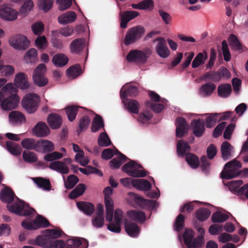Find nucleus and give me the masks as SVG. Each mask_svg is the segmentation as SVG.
I'll return each instance as SVG.
<instances>
[{"instance_id": "obj_1", "label": "nucleus", "mask_w": 248, "mask_h": 248, "mask_svg": "<svg viewBox=\"0 0 248 248\" xmlns=\"http://www.w3.org/2000/svg\"><path fill=\"white\" fill-rule=\"evenodd\" d=\"M197 231L200 234L194 238V233L192 230L188 229L185 230L183 234V238L187 248H199L203 245L205 230L203 228L199 227L197 229Z\"/></svg>"}, {"instance_id": "obj_2", "label": "nucleus", "mask_w": 248, "mask_h": 248, "mask_svg": "<svg viewBox=\"0 0 248 248\" xmlns=\"http://www.w3.org/2000/svg\"><path fill=\"white\" fill-rule=\"evenodd\" d=\"M242 165L240 162L235 159L227 163L221 173V177L223 179H231L235 178L240 174V169Z\"/></svg>"}, {"instance_id": "obj_3", "label": "nucleus", "mask_w": 248, "mask_h": 248, "mask_svg": "<svg viewBox=\"0 0 248 248\" xmlns=\"http://www.w3.org/2000/svg\"><path fill=\"white\" fill-rule=\"evenodd\" d=\"M152 54L150 48H145L142 51L138 49L130 50L126 56V60L130 62L145 63Z\"/></svg>"}, {"instance_id": "obj_4", "label": "nucleus", "mask_w": 248, "mask_h": 248, "mask_svg": "<svg viewBox=\"0 0 248 248\" xmlns=\"http://www.w3.org/2000/svg\"><path fill=\"white\" fill-rule=\"evenodd\" d=\"M145 33V29L140 25L129 28L125 34L124 43L126 46L133 44L139 41Z\"/></svg>"}, {"instance_id": "obj_5", "label": "nucleus", "mask_w": 248, "mask_h": 248, "mask_svg": "<svg viewBox=\"0 0 248 248\" xmlns=\"http://www.w3.org/2000/svg\"><path fill=\"white\" fill-rule=\"evenodd\" d=\"M39 102L40 97L37 94L29 93L24 97L21 104L23 108L26 111L31 114L36 111Z\"/></svg>"}, {"instance_id": "obj_6", "label": "nucleus", "mask_w": 248, "mask_h": 248, "mask_svg": "<svg viewBox=\"0 0 248 248\" xmlns=\"http://www.w3.org/2000/svg\"><path fill=\"white\" fill-rule=\"evenodd\" d=\"M18 200L17 202H15L12 204H8L7 208L11 213L19 216H30L32 214L35 210L32 208L27 209L28 206L23 201Z\"/></svg>"}, {"instance_id": "obj_7", "label": "nucleus", "mask_w": 248, "mask_h": 248, "mask_svg": "<svg viewBox=\"0 0 248 248\" xmlns=\"http://www.w3.org/2000/svg\"><path fill=\"white\" fill-rule=\"evenodd\" d=\"M142 166L134 161L124 164L122 169L126 172L128 175L134 177H143L146 175V172L144 170H140Z\"/></svg>"}, {"instance_id": "obj_8", "label": "nucleus", "mask_w": 248, "mask_h": 248, "mask_svg": "<svg viewBox=\"0 0 248 248\" xmlns=\"http://www.w3.org/2000/svg\"><path fill=\"white\" fill-rule=\"evenodd\" d=\"M46 67L44 63L39 64L35 69L32 76L34 83L39 87H43L47 84V79L45 77Z\"/></svg>"}, {"instance_id": "obj_9", "label": "nucleus", "mask_w": 248, "mask_h": 248, "mask_svg": "<svg viewBox=\"0 0 248 248\" xmlns=\"http://www.w3.org/2000/svg\"><path fill=\"white\" fill-rule=\"evenodd\" d=\"M117 5L120 10L119 16L120 21V27L122 29H125L127 27L128 23L138 16L139 13L136 11L131 10L122 12L121 7L119 2H117Z\"/></svg>"}, {"instance_id": "obj_10", "label": "nucleus", "mask_w": 248, "mask_h": 248, "mask_svg": "<svg viewBox=\"0 0 248 248\" xmlns=\"http://www.w3.org/2000/svg\"><path fill=\"white\" fill-rule=\"evenodd\" d=\"M10 45L15 49L24 50L28 48L30 42L27 38L21 34L11 37L9 40Z\"/></svg>"}, {"instance_id": "obj_11", "label": "nucleus", "mask_w": 248, "mask_h": 248, "mask_svg": "<svg viewBox=\"0 0 248 248\" xmlns=\"http://www.w3.org/2000/svg\"><path fill=\"white\" fill-rule=\"evenodd\" d=\"M158 42L155 46V51L161 58H166L170 54V51L167 46L166 41L163 38L158 37L156 39Z\"/></svg>"}, {"instance_id": "obj_12", "label": "nucleus", "mask_w": 248, "mask_h": 248, "mask_svg": "<svg viewBox=\"0 0 248 248\" xmlns=\"http://www.w3.org/2000/svg\"><path fill=\"white\" fill-rule=\"evenodd\" d=\"M130 194L133 197L135 202L141 207L144 208L145 206H148L152 209H155L158 206L157 202L154 200L144 199L134 193H131Z\"/></svg>"}, {"instance_id": "obj_13", "label": "nucleus", "mask_w": 248, "mask_h": 248, "mask_svg": "<svg viewBox=\"0 0 248 248\" xmlns=\"http://www.w3.org/2000/svg\"><path fill=\"white\" fill-rule=\"evenodd\" d=\"M32 131L38 137H45L49 134L50 130L45 123L39 122L33 128Z\"/></svg>"}, {"instance_id": "obj_14", "label": "nucleus", "mask_w": 248, "mask_h": 248, "mask_svg": "<svg viewBox=\"0 0 248 248\" xmlns=\"http://www.w3.org/2000/svg\"><path fill=\"white\" fill-rule=\"evenodd\" d=\"M15 86L21 89L25 90L29 87V83L26 74L20 72L17 74L15 78Z\"/></svg>"}, {"instance_id": "obj_15", "label": "nucleus", "mask_w": 248, "mask_h": 248, "mask_svg": "<svg viewBox=\"0 0 248 248\" xmlns=\"http://www.w3.org/2000/svg\"><path fill=\"white\" fill-rule=\"evenodd\" d=\"M49 168L62 174H68L69 169L68 166L62 161H54L51 162L49 165Z\"/></svg>"}, {"instance_id": "obj_16", "label": "nucleus", "mask_w": 248, "mask_h": 248, "mask_svg": "<svg viewBox=\"0 0 248 248\" xmlns=\"http://www.w3.org/2000/svg\"><path fill=\"white\" fill-rule=\"evenodd\" d=\"M191 125L193 127V133L197 137H201L205 130L204 123L201 119H194L191 122Z\"/></svg>"}, {"instance_id": "obj_17", "label": "nucleus", "mask_w": 248, "mask_h": 248, "mask_svg": "<svg viewBox=\"0 0 248 248\" xmlns=\"http://www.w3.org/2000/svg\"><path fill=\"white\" fill-rule=\"evenodd\" d=\"M176 136L178 138H182L187 132V124L185 119L179 117L176 119Z\"/></svg>"}, {"instance_id": "obj_18", "label": "nucleus", "mask_w": 248, "mask_h": 248, "mask_svg": "<svg viewBox=\"0 0 248 248\" xmlns=\"http://www.w3.org/2000/svg\"><path fill=\"white\" fill-rule=\"evenodd\" d=\"M17 16V11L10 7H6L0 9V17L6 20H15Z\"/></svg>"}, {"instance_id": "obj_19", "label": "nucleus", "mask_w": 248, "mask_h": 248, "mask_svg": "<svg viewBox=\"0 0 248 248\" xmlns=\"http://www.w3.org/2000/svg\"><path fill=\"white\" fill-rule=\"evenodd\" d=\"M220 151L222 159L226 161L231 158L233 147L229 142L225 141L221 145Z\"/></svg>"}, {"instance_id": "obj_20", "label": "nucleus", "mask_w": 248, "mask_h": 248, "mask_svg": "<svg viewBox=\"0 0 248 248\" xmlns=\"http://www.w3.org/2000/svg\"><path fill=\"white\" fill-rule=\"evenodd\" d=\"M47 120L49 126L53 129L60 128L62 122L61 117L56 114H50Z\"/></svg>"}, {"instance_id": "obj_21", "label": "nucleus", "mask_w": 248, "mask_h": 248, "mask_svg": "<svg viewBox=\"0 0 248 248\" xmlns=\"http://www.w3.org/2000/svg\"><path fill=\"white\" fill-rule=\"evenodd\" d=\"M85 46L84 39H76L70 44V49L72 53L79 54L82 51Z\"/></svg>"}, {"instance_id": "obj_22", "label": "nucleus", "mask_w": 248, "mask_h": 248, "mask_svg": "<svg viewBox=\"0 0 248 248\" xmlns=\"http://www.w3.org/2000/svg\"><path fill=\"white\" fill-rule=\"evenodd\" d=\"M106 207V219L110 222L112 220L114 213V203L112 198L104 199Z\"/></svg>"}, {"instance_id": "obj_23", "label": "nucleus", "mask_w": 248, "mask_h": 248, "mask_svg": "<svg viewBox=\"0 0 248 248\" xmlns=\"http://www.w3.org/2000/svg\"><path fill=\"white\" fill-rule=\"evenodd\" d=\"M68 57L62 53L55 54L52 60L53 64L58 67H62L65 66L68 63Z\"/></svg>"}, {"instance_id": "obj_24", "label": "nucleus", "mask_w": 248, "mask_h": 248, "mask_svg": "<svg viewBox=\"0 0 248 248\" xmlns=\"http://www.w3.org/2000/svg\"><path fill=\"white\" fill-rule=\"evenodd\" d=\"M132 186L139 190L148 191L151 188L150 183L145 179H134L132 181Z\"/></svg>"}, {"instance_id": "obj_25", "label": "nucleus", "mask_w": 248, "mask_h": 248, "mask_svg": "<svg viewBox=\"0 0 248 248\" xmlns=\"http://www.w3.org/2000/svg\"><path fill=\"white\" fill-rule=\"evenodd\" d=\"M9 120L12 124H19L25 122L24 115L20 111H12L9 114Z\"/></svg>"}, {"instance_id": "obj_26", "label": "nucleus", "mask_w": 248, "mask_h": 248, "mask_svg": "<svg viewBox=\"0 0 248 248\" xmlns=\"http://www.w3.org/2000/svg\"><path fill=\"white\" fill-rule=\"evenodd\" d=\"M77 15L73 11H69L58 17V21L61 24L73 22L76 19Z\"/></svg>"}, {"instance_id": "obj_27", "label": "nucleus", "mask_w": 248, "mask_h": 248, "mask_svg": "<svg viewBox=\"0 0 248 248\" xmlns=\"http://www.w3.org/2000/svg\"><path fill=\"white\" fill-rule=\"evenodd\" d=\"M38 148L40 150L37 152L46 153L51 152L54 149L53 143L47 140H40L38 141Z\"/></svg>"}, {"instance_id": "obj_28", "label": "nucleus", "mask_w": 248, "mask_h": 248, "mask_svg": "<svg viewBox=\"0 0 248 248\" xmlns=\"http://www.w3.org/2000/svg\"><path fill=\"white\" fill-rule=\"evenodd\" d=\"M77 207L87 215H92L94 210V205L86 202H78L77 203Z\"/></svg>"}, {"instance_id": "obj_29", "label": "nucleus", "mask_w": 248, "mask_h": 248, "mask_svg": "<svg viewBox=\"0 0 248 248\" xmlns=\"http://www.w3.org/2000/svg\"><path fill=\"white\" fill-rule=\"evenodd\" d=\"M33 180L38 187L43 190H51V185L48 179L42 177H35L33 178Z\"/></svg>"}, {"instance_id": "obj_30", "label": "nucleus", "mask_w": 248, "mask_h": 248, "mask_svg": "<svg viewBox=\"0 0 248 248\" xmlns=\"http://www.w3.org/2000/svg\"><path fill=\"white\" fill-rule=\"evenodd\" d=\"M14 193L9 188H5L3 189L0 194L1 200L7 203L12 202L14 201Z\"/></svg>"}, {"instance_id": "obj_31", "label": "nucleus", "mask_w": 248, "mask_h": 248, "mask_svg": "<svg viewBox=\"0 0 248 248\" xmlns=\"http://www.w3.org/2000/svg\"><path fill=\"white\" fill-rule=\"evenodd\" d=\"M124 227L126 232L129 236L136 237L139 235L140 229L136 223L126 222Z\"/></svg>"}, {"instance_id": "obj_32", "label": "nucleus", "mask_w": 248, "mask_h": 248, "mask_svg": "<svg viewBox=\"0 0 248 248\" xmlns=\"http://www.w3.org/2000/svg\"><path fill=\"white\" fill-rule=\"evenodd\" d=\"M21 144L24 148L28 150H34L37 152L40 150L38 148V141H36L33 139H25L21 141Z\"/></svg>"}, {"instance_id": "obj_33", "label": "nucleus", "mask_w": 248, "mask_h": 248, "mask_svg": "<svg viewBox=\"0 0 248 248\" xmlns=\"http://www.w3.org/2000/svg\"><path fill=\"white\" fill-rule=\"evenodd\" d=\"M7 150L13 155L17 156L21 154V148L17 143L11 141L6 142Z\"/></svg>"}, {"instance_id": "obj_34", "label": "nucleus", "mask_w": 248, "mask_h": 248, "mask_svg": "<svg viewBox=\"0 0 248 248\" xmlns=\"http://www.w3.org/2000/svg\"><path fill=\"white\" fill-rule=\"evenodd\" d=\"M127 215L130 219L136 221L143 222L145 220V214L141 211L131 210L127 212Z\"/></svg>"}, {"instance_id": "obj_35", "label": "nucleus", "mask_w": 248, "mask_h": 248, "mask_svg": "<svg viewBox=\"0 0 248 248\" xmlns=\"http://www.w3.org/2000/svg\"><path fill=\"white\" fill-rule=\"evenodd\" d=\"M218 95L223 98L228 97L232 92V87L228 83L222 84L218 86L217 88Z\"/></svg>"}, {"instance_id": "obj_36", "label": "nucleus", "mask_w": 248, "mask_h": 248, "mask_svg": "<svg viewBox=\"0 0 248 248\" xmlns=\"http://www.w3.org/2000/svg\"><path fill=\"white\" fill-rule=\"evenodd\" d=\"M116 152L119 153L118 157L114 158L110 161V166L112 169L119 168L126 159H128L124 155L120 153L118 150H116Z\"/></svg>"}, {"instance_id": "obj_37", "label": "nucleus", "mask_w": 248, "mask_h": 248, "mask_svg": "<svg viewBox=\"0 0 248 248\" xmlns=\"http://www.w3.org/2000/svg\"><path fill=\"white\" fill-rule=\"evenodd\" d=\"M190 150L188 143L183 140H180L177 144V152L178 155L184 156Z\"/></svg>"}, {"instance_id": "obj_38", "label": "nucleus", "mask_w": 248, "mask_h": 248, "mask_svg": "<svg viewBox=\"0 0 248 248\" xmlns=\"http://www.w3.org/2000/svg\"><path fill=\"white\" fill-rule=\"evenodd\" d=\"M86 186L84 184H79L77 186L70 192L69 197L71 199H74L79 196L82 195L85 192Z\"/></svg>"}, {"instance_id": "obj_39", "label": "nucleus", "mask_w": 248, "mask_h": 248, "mask_svg": "<svg viewBox=\"0 0 248 248\" xmlns=\"http://www.w3.org/2000/svg\"><path fill=\"white\" fill-rule=\"evenodd\" d=\"M138 93V88L133 85H129L126 89L123 90L121 89L120 91V95L124 99L128 96H135L137 95Z\"/></svg>"}, {"instance_id": "obj_40", "label": "nucleus", "mask_w": 248, "mask_h": 248, "mask_svg": "<svg viewBox=\"0 0 248 248\" xmlns=\"http://www.w3.org/2000/svg\"><path fill=\"white\" fill-rule=\"evenodd\" d=\"M216 89V85L212 83H207L203 85L200 88L201 94L204 96H206L212 93Z\"/></svg>"}, {"instance_id": "obj_41", "label": "nucleus", "mask_w": 248, "mask_h": 248, "mask_svg": "<svg viewBox=\"0 0 248 248\" xmlns=\"http://www.w3.org/2000/svg\"><path fill=\"white\" fill-rule=\"evenodd\" d=\"M63 179L64 186L67 189L73 188L79 181L78 177L73 174L69 175L66 180H64V177Z\"/></svg>"}, {"instance_id": "obj_42", "label": "nucleus", "mask_w": 248, "mask_h": 248, "mask_svg": "<svg viewBox=\"0 0 248 248\" xmlns=\"http://www.w3.org/2000/svg\"><path fill=\"white\" fill-rule=\"evenodd\" d=\"M78 107L76 106H69L65 108L67 118L70 122L73 121L77 116Z\"/></svg>"}, {"instance_id": "obj_43", "label": "nucleus", "mask_w": 248, "mask_h": 248, "mask_svg": "<svg viewBox=\"0 0 248 248\" xmlns=\"http://www.w3.org/2000/svg\"><path fill=\"white\" fill-rule=\"evenodd\" d=\"M90 123V119L88 116H83L79 121L78 126L79 129L77 130L78 135H79L83 131L85 130Z\"/></svg>"}, {"instance_id": "obj_44", "label": "nucleus", "mask_w": 248, "mask_h": 248, "mask_svg": "<svg viewBox=\"0 0 248 248\" xmlns=\"http://www.w3.org/2000/svg\"><path fill=\"white\" fill-rule=\"evenodd\" d=\"M186 162L191 168L195 169L199 166V160L197 156L189 153L186 154Z\"/></svg>"}, {"instance_id": "obj_45", "label": "nucleus", "mask_w": 248, "mask_h": 248, "mask_svg": "<svg viewBox=\"0 0 248 248\" xmlns=\"http://www.w3.org/2000/svg\"><path fill=\"white\" fill-rule=\"evenodd\" d=\"M243 183V181L241 180L232 181L228 184L229 189L232 192L242 194V191H240L241 187L240 186Z\"/></svg>"}, {"instance_id": "obj_46", "label": "nucleus", "mask_w": 248, "mask_h": 248, "mask_svg": "<svg viewBox=\"0 0 248 248\" xmlns=\"http://www.w3.org/2000/svg\"><path fill=\"white\" fill-rule=\"evenodd\" d=\"M104 126V124L102 118L100 115H96L92 123L91 127L92 131L95 132Z\"/></svg>"}, {"instance_id": "obj_47", "label": "nucleus", "mask_w": 248, "mask_h": 248, "mask_svg": "<svg viewBox=\"0 0 248 248\" xmlns=\"http://www.w3.org/2000/svg\"><path fill=\"white\" fill-rule=\"evenodd\" d=\"M54 0H38V6L39 9L47 12L51 8Z\"/></svg>"}, {"instance_id": "obj_48", "label": "nucleus", "mask_w": 248, "mask_h": 248, "mask_svg": "<svg viewBox=\"0 0 248 248\" xmlns=\"http://www.w3.org/2000/svg\"><path fill=\"white\" fill-rule=\"evenodd\" d=\"M211 214L210 210L207 208H201L196 213L197 218L200 221H203L206 220Z\"/></svg>"}, {"instance_id": "obj_49", "label": "nucleus", "mask_w": 248, "mask_h": 248, "mask_svg": "<svg viewBox=\"0 0 248 248\" xmlns=\"http://www.w3.org/2000/svg\"><path fill=\"white\" fill-rule=\"evenodd\" d=\"M228 41L230 45L231 46L234 50L239 51L242 49V46L238 38L235 35L233 34H231L229 38Z\"/></svg>"}, {"instance_id": "obj_50", "label": "nucleus", "mask_w": 248, "mask_h": 248, "mask_svg": "<svg viewBox=\"0 0 248 248\" xmlns=\"http://www.w3.org/2000/svg\"><path fill=\"white\" fill-rule=\"evenodd\" d=\"M98 144L100 146L106 147L111 144V141L106 132L101 133L98 139Z\"/></svg>"}, {"instance_id": "obj_51", "label": "nucleus", "mask_w": 248, "mask_h": 248, "mask_svg": "<svg viewBox=\"0 0 248 248\" xmlns=\"http://www.w3.org/2000/svg\"><path fill=\"white\" fill-rule=\"evenodd\" d=\"M228 218L227 214L217 212L212 215L211 219L213 222L217 223L225 222Z\"/></svg>"}, {"instance_id": "obj_52", "label": "nucleus", "mask_w": 248, "mask_h": 248, "mask_svg": "<svg viewBox=\"0 0 248 248\" xmlns=\"http://www.w3.org/2000/svg\"><path fill=\"white\" fill-rule=\"evenodd\" d=\"M45 235L47 237L57 238L61 236L63 232L59 229H47L45 230Z\"/></svg>"}, {"instance_id": "obj_53", "label": "nucleus", "mask_w": 248, "mask_h": 248, "mask_svg": "<svg viewBox=\"0 0 248 248\" xmlns=\"http://www.w3.org/2000/svg\"><path fill=\"white\" fill-rule=\"evenodd\" d=\"M37 57V51L35 48L30 49L26 53L24 57L27 62H34Z\"/></svg>"}, {"instance_id": "obj_54", "label": "nucleus", "mask_w": 248, "mask_h": 248, "mask_svg": "<svg viewBox=\"0 0 248 248\" xmlns=\"http://www.w3.org/2000/svg\"><path fill=\"white\" fill-rule=\"evenodd\" d=\"M35 44L39 49L43 50L47 46V41L44 35L38 36L35 40Z\"/></svg>"}, {"instance_id": "obj_55", "label": "nucleus", "mask_w": 248, "mask_h": 248, "mask_svg": "<svg viewBox=\"0 0 248 248\" xmlns=\"http://www.w3.org/2000/svg\"><path fill=\"white\" fill-rule=\"evenodd\" d=\"M207 58V55H205L202 53H199L194 58L192 63V67L194 68L199 66L201 64L203 63Z\"/></svg>"}, {"instance_id": "obj_56", "label": "nucleus", "mask_w": 248, "mask_h": 248, "mask_svg": "<svg viewBox=\"0 0 248 248\" xmlns=\"http://www.w3.org/2000/svg\"><path fill=\"white\" fill-rule=\"evenodd\" d=\"M129 111L134 114H138L139 111V104L135 100H129L125 104Z\"/></svg>"}, {"instance_id": "obj_57", "label": "nucleus", "mask_w": 248, "mask_h": 248, "mask_svg": "<svg viewBox=\"0 0 248 248\" xmlns=\"http://www.w3.org/2000/svg\"><path fill=\"white\" fill-rule=\"evenodd\" d=\"M22 156L24 160L27 163H34L37 161L36 155L32 152L24 151Z\"/></svg>"}, {"instance_id": "obj_58", "label": "nucleus", "mask_w": 248, "mask_h": 248, "mask_svg": "<svg viewBox=\"0 0 248 248\" xmlns=\"http://www.w3.org/2000/svg\"><path fill=\"white\" fill-rule=\"evenodd\" d=\"M66 73L68 77L75 78L80 75V66L79 65H75L68 68Z\"/></svg>"}, {"instance_id": "obj_59", "label": "nucleus", "mask_w": 248, "mask_h": 248, "mask_svg": "<svg viewBox=\"0 0 248 248\" xmlns=\"http://www.w3.org/2000/svg\"><path fill=\"white\" fill-rule=\"evenodd\" d=\"M34 223L36 224L37 229L39 228H46L49 226L48 221L40 215H38L34 219Z\"/></svg>"}, {"instance_id": "obj_60", "label": "nucleus", "mask_w": 248, "mask_h": 248, "mask_svg": "<svg viewBox=\"0 0 248 248\" xmlns=\"http://www.w3.org/2000/svg\"><path fill=\"white\" fill-rule=\"evenodd\" d=\"M218 115V113H212L206 118L205 125L207 128L212 127L215 125L217 121Z\"/></svg>"}, {"instance_id": "obj_61", "label": "nucleus", "mask_w": 248, "mask_h": 248, "mask_svg": "<svg viewBox=\"0 0 248 248\" xmlns=\"http://www.w3.org/2000/svg\"><path fill=\"white\" fill-rule=\"evenodd\" d=\"M63 157V155L62 153L53 152L51 153L47 154L44 156V159L46 161H54L55 160H58L62 158Z\"/></svg>"}, {"instance_id": "obj_62", "label": "nucleus", "mask_w": 248, "mask_h": 248, "mask_svg": "<svg viewBox=\"0 0 248 248\" xmlns=\"http://www.w3.org/2000/svg\"><path fill=\"white\" fill-rule=\"evenodd\" d=\"M218 72H211L205 73L204 75L205 80H212L214 82H217L220 80V77Z\"/></svg>"}, {"instance_id": "obj_63", "label": "nucleus", "mask_w": 248, "mask_h": 248, "mask_svg": "<svg viewBox=\"0 0 248 248\" xmlns=\"http://www.w3.org/2000/svg\"><path fill=\"white\" fill-rule=\"evenodd\" d=\"M152 117L153 115L150 111H145L139 114L138 120L142 124H145L150 120Z\"/></svg>"}, {"instance_id": "obj_64", "label": "nucleus", "mask_w": 248, "mask_h": 248, "mask_svg": "<svg viewBox=\"0 0 248 248\" xmlns=\"http://www.w3.org/2000/svg\"><path fill=\"white\" fill-rule=\"evenodd\" d=\"M65 248H78L82 242L78 239H69L65 242Z\"/></svg>"}]
</instances>
